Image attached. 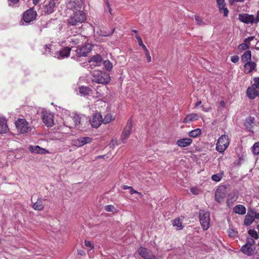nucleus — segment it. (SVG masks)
I'll return each mask as SVG.
<instances>
[{"label": "nucleus", "instance_id": "obj_1", "mask_svg": "<svg viewBox=\"0 0 259 259\" xmlns=\"http://www.w3.org/2000/svg\"><path fill=\"white\" fill-rule=\"evenodd\" d=\"M92 80L98 83H108L110 80L109 73L105 71L94 70L92 73Z\"/></svg>", "mask_w": 259, "mask_h": 259}, {"label": "nucleus", "instance_id": "obj_2", "mask_svg": "<svg viewBox=\"0 0 259 259\" xmlns=\"http://www.w3.org/2000/svg\"><path fill=\"white\" fill-rule=\"evenodd\" d=\"M15 124L18 131L20 134H31L34 132V129L25 119H18L16 121Z\"/></svg>", "mask_w": 259, "mask_h": 259}, {"label": "nucleus", "instance_id": "obj_3", "mask_svg": "<svg viewBox=\"0 0 259 259\" xmlns=\"http://www.w3.org/2000/svg\"><path fill=\"white\" fill-rule=\"evenodd\" d=\"M230 139L228 135H223L218 140L215 149L219 153H223L228 147Z\"/></svg>", "mask_w": 259, "mask_h": 259}, {"label": "nucleus", "instance_id": "obj_4", "mask_svg": "<svg viewBox=\"0 0 259 259\" xmlns=\"http://www.w3.org/2000/svg\"><path fill=\"white\" fill-rule=\"evenodd\" d=\"M85 19V15L83 12L79 11L74 12L68 19V23L71 25H76L81 23Z\"/></svg>", "mask_w": 259, "mask_h": 259}, {"label": "nucleus", "instance_id": "obj_5", "mask_svg": "<svg viewBox=\"0 0 259 259\" xmlns=\"http://www.w3.org/2000/svg\"><path fill=\"white\" fill-rule=\"evenodd\" d=\"M199 221L203 230H207L210 227V214L208 211L200 210Z\"/></svg>", "mask_w": 259, "mask_h": 259}, {"label": "nucleus", "instance_id": "obj_6", "mask_svg": "<svg viewBox=\"0 0 259 259\" xmlns=\"http://www.w3.org/2000/svg\"><path fill=\"white\" fill-rule=\"evenodd\" d=\"M227 193V189L225 186H219L215 192V200L219 203L223 202Z\"/></svg>", "mask_w": 259, "mask_h": 259}, {"label": "nucleus", "instance_id": "obj_7", "mask_svg": "<svg viewBox=\"0 0 259 259\" xmlns=\"http://www.w3.org/2000/svg\"><path fill=\"white\" fill-rule=\"evenodd\" d=\"M139 254L144 259H158L153 251L147 248L140 247L138 249Z\"/></svg>", "mask_w": 259, "mask_h": 259}, {"label": "nucleus", "instance_id": "obj_8", "mask_svg": "<svg viewBox=\"0 0 259 259\" xmlns=\"http://www.w3.org/2000/svg\"><path fill=\"white\" fill-rule=\"evenodd\" d=\"M93 46L90 44H87L82 47L76 49L75 52L78 57H85L92 50Z\"/></svg>", "mask_w": 259, "mask_h": 259}, {"label": "nucleus", "instance_id": "obj_9", "mask_svg": "<svg viewBox=\"0 0 259 259\" xmlns=\"http://www.w3.org/2000/svg\"><path fill=\"white\" fill-rule=\"evenodd\" d=\"M132 120L130 118L126 123V125L123 130L121 138L123 143H125L126 140L130 137L132 130Z\"/></svg>", "mask_w": 259, "mask_h": 259}, {"label": "nucleus", "instance_id": "obj_10", "mask_svg": "<svg viewBox=\"0 0 259 259\" xmlns=\"http://www.w3.org/2000/svg\"><path fill=\"white\" fill-rule=\"evenodd\" d=\"M37 16V13L31 8L25 11L23 16V19L26 23H30L34 20Z\"/></svg>", "mask_w": 259, "mask_h": 259}, {"label": "nucleus", "instance_id": "obj_11", "mask_svg": "<svg viewBox=\"0 0 259 259\" xmlns=\"http://www.w3.org/2000/svg\"><path fill=\"white\" fill-rule=\"evenodd\" d=\"M102 120V115L99 113H96L94 114L92 118L90 119L89 121L92 127L97 128L103 123Z\"/></svg>", "mask_w": 259, "mask_h": 259}, {"label": "nucleus", "instance_id": "obj_12", "mask_svg": "<svg viewBox=\"0 0 259 259\" xmlns=\"http://www.w3.org/2000/svg\"><path fill=\"white\" fill-rule=\"evenodd\" d=\"M85 36L81 34H77L68 38V41L72 45H79L85 40Z\"/></svg>", "mask_w": 259, "mask_h": 259}, {"label": "nucleus", "instance_id": "obj_13", "mask_svg": "<svg viewBox=\"0 0 259 259\" xmlns=\"http://www.w3.org/2000/svg\"><path fill=\"white\" fill-rule=\"evenodd\" d=\"M54 116L50 112H44L42 113V119L44 123L47 126H52L54 124Z\"/></svg>", "mask_w": 259, "mask_h": 259}, {"label": "nucleus", "instance_id": "obj_14", "mask_svg": "<svg viewBox=\"0 0 259 259\" xmlns=\"http://www.w3.org/2000/svg\"><path fill=\"white\" fill-rule=\"evenodd\" d=\"M92 139L90 137H80L77 139L72 141V145L76 147H81L86 144L90 143Z\"/></svg>", "mask_w": 259, "mask_h": 259}, {"label": "nucleus", "instance_id": "obj_15", "mask_svg": "<svg viewBox=\"0 0 259 259\" xmlns=\"http://www.w3.org/2000/svg\"><path fill=\"white\" fill-rule=\"evenodd\" d=\"M71 48L70 47H64L58 53H55L54 57L59 59H62L69 56Z\"/></svg>", "mask_w": 259, "mask_h": 259}, {"label": "nucleus", "instance_id": "obj_16", "mask_svg": "<svg viewBox=\"0 0 259 259\" xmlns=\"http://www.w3.org/2000/svg\"><path fill=\"white\" fill-rule=\"evenodd\" d=\"M238 19L242 22L246 24H252L254 21V16L248 14H239Z\"/></svg>", "mask_w": 259, "mask_h": 259}, {"label": "nucleus", "instance_id": "obj_17", "mask_svg": "<svg viewBox=\"0 0 259 259\" xmlns=\"http://www.w3.org/2000/svg\"><path fill=\"white\" fill-rule=\"evenodd\" d=\"M103 61V65H112L111 63L108 60H103L101 56L99 54H96L93 56L88 61L89 63H99Z\"/></svg>", "mask_w": 259, "mask_h": 259}, {"label": "nucleus", "instance_id": "obj_18", "mask_svg": "<svg viewBox=\"0 0 259 259\" xmlns=\"http://www.w3.org/2000/svg\"><path fill=\"white\" fill-rule=\"evenodd\" d=\"M9 130L7 120L4 116L0 117V134L6 133Z\"/></svg>", "mask_w": 259, "mask_h": 259}, {"label": "nucleus", "instance_id": "obj_19", "mask_svg": "<svg viewBox=\"0 0 259 259\" xmlns=\"http://www.w3.org/2000/svg\"><path fill=\"white\" fill-rule=\"evenodd\" d=\"M192 143V140L189 138H183L178 140L176 144L180 147H186L190 146Z\"/></svg>", "mask_w": 259, "mask_h": 259}, {"label": "nucleus", "instance_id": "obj_20", "mask_svg": "<svg viewBox=\"0 0 259 259\" xmlns=\"http://www.w3.org/2000/svg\"><path fill=\"white\" fill-rule=\"evenodd\" d=\"M251 57V51H247L244 53L242 56V60L244 63V65H255L254 62H250Z\"/></svg>", "mask_w": 259, "mask_h": 259}, {"label": "nucleus", "instance_id": "obj_21", "mask_svg": "<svg viewBox=\"0 0 259 259\" xmlns=\"http://www.w3.org/2000/svg\"><path fill=\"white\" fill-rule=\"evenodd\" d=\"M246 95L249 98L253 99L258 95V91L254 86L250 87L247 90Z\"/></svg>", "mask_w": 259, "mask_h": 259}, {"label": "nucleus", "instance_id": "obj_22", "mask_svg": "<svg viewBox=\"0 0 259 259\" xmlns=\"http://www.w3.org/2000/svg\"><path fill=\"white\" fill-rule=\"evenodd\" d=\"M46 200V199L45 198H42L41 197L38 198L36 202L34 203L33 205V208L37 210H41L43 209L44 207V201Z\"/></svg>", "mask_w": 259, "mask_h": 259}, {"label": "nucleus", "instance_id": "obj_23", "mask_svg": "<svg viewBox=\"0 0 259 259\" xmlns=\"http://www.w3.org/2000/svg\"><path fill=\"white\" fill-rule=\"evenodd\" d=\"M57 3L53 1H49L48 4L45 5V12L48 14H52L56 8Z\"/></svg>", "mask_w": 259, "mask_h": 259}, {"label": "nucleus", "instance_id": "obj_24", "mask_svg": "<svg viewBox=\"0 0 259 259\" xmlns=\"http://www.w3.org/2000/svg\"><path fill=\"white\" fill-rule=\"evenodd\" d=\"M254 121L255 118L254 117H249L245 119L244 125L248 131L252 132L251 130L254 123Z\"/></svg>", "mask_w": 259, "mask_h": 259}, {"label": "nucleus", "instance_id": "obj_25", "mask_svg": "<svg viewBox=\"0 0 259 259\" xmlns=\"http://www.w3.org/2000/svg\"><path fill=\"white\" fill-rule=\"evenodd\" d=\"M53 47L50 44L46 45L44 46L42 53L46 55H52L54 57L55 53L53 52Z\"/></svg>", "mask_w": 259, "mask_h": 259}, {"label": "nucleus", "instance_id": "obj_26", "mask_svg": "<svg viewBox=\"0 0 259 259\" xmlns=\"http://www.w3.org/2000/svg\"><path fill=\"white\" fill-rule=\"evenodd\" d=\"M198 115L196 113H192L188 115L184 120V122L189 123L192 121L197 120L198 119Z\"/></svg>", "mask_w": 259, "mask_h": 259}, {"label": "nucleus", "instance_id": "obj_27", "mask_svg": "<svg viewBox=\"0 0 259 259\" xmlns=\"http://www.w3.org/2000/svg\"><path fill=\"white\" fill-rule=\"evenodd\" d=\"M241 250L245 254L247 255H251L253 253V248L251 246H247V245H244L241 247Z\"/></svg>", "mask_w": 259, "mask_h": 259}, {"label": "nucleus", "instance_id": "obj_28", "mask_svg": "<svg viewBox=\"0 0 259 259\" xmlns=\"http://www.w3.org/2000/svg\"><path fill=\"white\" fill-rule=\"evenodd\" d=\"M30 150L32 152L36 153H49V152L47 150L40 148L38 146H30Z\"/></svg>", "mask_w": 259, "mask_h": 259}, {"label": "nucleus", "instance_id": "obj_29", "mask_svg": "<svg viewBox=\"0 0 259 259\" xmlns=\"http://www.w3.org/2000/svg\"><path fill=\"white\" fill-rule=\"evenodd\" d=\"M235 213L244 214L246 213V208L242 205H237L233 209Z\"/></svg>", "mask_w": 259, "mask_h": 259}, {"label": "nucleus", "instance_id": "obj_30", "mask_svg": "<svg viewBox=\"0 0 259 259\" xmlns=\"http://www.w3.org/2000/svg\"><path fill=\"white\" fill-rule=\"evenodd\" d=\"M238 198L237 193L236 192L233 191L228 195V198L227 199V203L228 205L230 204H233Z\"/></svg>", "mask_w": 259, "mask_h": 259}, {"label": "nucleus", "instance_id": "obj_31", "mask_svg": "<svg viewBox=\"0 0 259 259\" xmlns=\"http://www.w3.org/2000/svg\"><path fill=\"white\" fill-rule=\"evenodd\" d=\"M91 90L87 87L81 86L79 88V94L81 96H87L91 92Z\"/></svg>", "mask_w": 259, "mask_h": 259}, {"label": "nucleus", "instance_id": "obj_32", "mask_svg": "<svg viewBox=\"0 0 259 259\" xmlns=\"http://www.w3.org/2000/svg\"><path fill=\"white\" fill-rule=\"evenodd\" d=\"M73 123L72 117L70 116H67L64 121V125L69 128H72L74 127Z\"/></svg>", "mask_w": 259, "mask_h": 259}, {"label": "nucleus", "instance_id": "obj_33", "mask_svg": "<svg viewBox=\"0 0 259 259\" xmlns=\"http://www.w3.org/2000/svg\"><path fill=\"white\" fill-rule=\"evenodd\" d=\"M172 225L174 227H177L178 230H181L183 229L182 222L181 220L178 218L173 220Z\"/></svg>", "mask_w": 259, "mask_h": 259}, {"label": "nucleus", "instance_id": "obj_34", "mask_svg": "<svg viewBox=\"0 0 259 259\" xmlns=\"http://www.w3.org/2000/svg\"><path fill=\"white\" fill-rule=\"evenodd\" d=\"M201 133V130L200 128H196L195 130H192L189 133V135L190 137L192 138H196Z\"/></svg>", "mask_w": 259, "mask_h": 259}, {"label": "nucleus", "instance_id": "obj_35", "mask_svg": "<svg viewBox=\"0 0 259 259\" xmlns=\"http://www.w3.org/2000/svg\"><path fill=\"white\" fill-rule=\"evenodd\" d=\"M73 124H74V126H77L81 122V117L79 115L75 114L73 117Z\"/></svg>", "mask_w": 259, "mask_h": 259}, {"label": "nucleus", "instance_id": "obj_36", "mask_svg": "<svg viewBox=\"0 0 259 259\" xmlns=\"http://www.w3.org/2000/svg\"><path fill=\"white\" fill-rule=\"evenodd\" d=\"M252 152L255 155L259 154V142L254 144L252 147Z\"/></svg>", "mask_w": 259, "mask_h": 259}, {"label": "nucleus", "instance_id": "obj_37", "mask_svg": "<svg viewBox=\"0 0 259 259\" xmlns=\"http://www.w3.org/2000/svg\"><path fill=\"white\" fill-rule=\"evenodd\" d=\"M228 234L230 237L234 238L237 236V232L233 228L230 227L228 230Z\"/></svg>", "mask_w": 259, "mask_h": 259}, {"label": "nucleus", "instance_id": "obj_38", "mask_svg": "<svg viewBox=\"0 0 259 259\" xmlns=\"http://www.w3.org/2000/svg\"><path fill=\"white\" fill-rule=\"evenodd\" d=\"M195 21L197 22V24L199 26L205 25L206 24L204 22L203 19L197 15L194 16Z\"/></svg>", "mask_w": 259, "mask_h": 259}, {"label": "nucleus", "instance_id": "obj_39", "mask_svg": "<svg viewBox=\"0 0 259 259\" xmlns=\"http://www.w3.org/2000/svg\"><path fill=\"white\" fill-rule=\"evenodd\" d=\"M136 37L138 40L139 46L141 47L144 51L147 50L146 46L143 43V41L141 37H140L138 34H137Z\"/></svg>", "mask_w": 259, "mask_h": 259}, {"label": "nucleus", "instance_id": "obj_40", "mask_svg": "<svg viewBox=\"0 0 259 259\" xmlns=\"http://www.w3.org/2000/svg\"><path fill=\"white\" fill-rule=\"evenodd\" d=\"M222 178V175L221 174H217L212 175L211 177L212 180L217 182L220 181Z\"/></svg>", "mask_w": 259, "mask_h": 259}, {"label": "nucleus", "instance_id": "obj_41", "mask_svg": "<svg viewBox=\"0 0 259 259\" xmlns=\"http://www.w3.org/2000/svg\"><path fill=\"white\" fill-rule=\"evenodd\" d=\"M256 66H243L244 72L249 73L255 69Z\"/></svg>", "mask_w": 259, "mask_h": 259}, {"label": "nucleus", "instance_id": "obj_42", "mask_svg": "<svg viewBox=\"0 0 259 259\" xmlns=\"http://www.w3.org/2000/svg\"><path fill=\"white\" fill-rule=\"evenodd\" d=\"M111 119H112V116L110 114H107L104 118H103V121L102 122L104 123V124H107L108 123H109L111 120Z\"/></svg>", "mask_w": 259, "mask_h": 259}, {"label": "nucleus", "instance_id": "obj_43", "mask_svg": "<svg viewBox=\"0 0 259 259\" xmlns=\"http://www.w3.org/2000/svg\"><path fill=\"white\" fill-rule=\"evenodd\" d=\"M248 234L250 235L251 237L255 239H256L258 238V234L255 230H249L248 231Z\"/></svg>", "mask_w": 259, "mask_h": 259}, {"label": "nucleus", "instance_id": "obj_44", "mask_svg": "<svg viewBox=\"0 0 259 259\" xmlns=\"http://www.w3.org/2000/svg\"><path fill=\"white\" fill-rule=\"evenodd\" d=\"M253 219L248 215H246L244 219V224L246 225H250L253 222Z\"/></svg>", "mask_w": 259, "mask_h": 259}, {"label": "nucleus", "instance_id": "obj_45", "mask_svg": "<svg viewBox=\"0 0 259 259\" xmlns=\"http://www.w3.org/2000/svg\"><path fill=\"white\" fill-rule=\"evenodd\" d=\"M105 209L108 212H114L115 208L112 205H107L105 206Z\"/></svg>", "mask_w": 259, "mask_h": 259}, {"label": "nucleus", "instance_id": "obj_46", "mask_svg": "<svg viewBox=\"0 0 259 259\" xmlns=\"http://www.w3.org/2000/svg\"><path fill=\"white\" fill-rule=\"evenodd\" d=\"M219 9L221 13H224V16H228L229 11L227 9L225 8V5H224L223 8H219Z\"/></svg>", "mask_w": 259, "mask_h": 259}, {"label": "nucleus", "instance_id": "obj_47", "mask_svg": "<svg viewBox=\"0 0 259 259\" xmlns=\"http://www.w3.org/2000/svg\"><path fill=\"white\" fill-rule=\"evenodd\" d=\"M255 243V241L253 239L251 238H247V242L245 245H247V246H252Z\"/></svg>", "mask_w": 259, "mask_h": 259}, {"label": "nucleus", "instance_id": "obj_48", "mask_svg": "<svg viewBox=\"0 0 259 259\" xmlns=\"http://www.w3.org/2000/svg\"><path fill=\"white\" fill-rule=\"evenodd\" d=\"M19 0H8L9 5L11 7H17Z\"/></svg>", "mask_w": 259, "mask_h": 259}, {"label": "nucleus", "instance_id": "obj_49", "mask_svg": "<svg viewBox=\"0 0 259 259\" xmlns=\"http://www.w3.org/2000/svg\"><path fill=\"white\" fill-rule=\"evenodd\" d=\"M145 52V56H146V58L147 59V62H150L151 61V57L150 55V53H149V51H148V50H146L144 51Z\"/></svg>", "mask_w": 259, "mask_h": 259}, {"label": "nucleus", "instance_id": "obj_50", "mask_svg": "<svg viewBox=\"0 0 259 259\" xmlns=\"http://www.w3.org/2000/svg\"><path fill=\"white\" fill-rule=\"evenodd\" d=\"M249 48L248 45L244 44V43L240 45L238 47V49L240 50H246Z\"/></svg>", "mask_w": 259, "mask_h": 259}, {"label": "nucleus", "instance_id": "obj_51", "mask_svg": "<svg viewBox=\"0 0 259 259\" xmlns=\"http://www.w3.org/2000/svg\"><path fill=\"white\" fill-rule=\"evenodd\" d=\"M190 191L194 195H197L199 192V189L196 187L191 188Z\"/></svg>", "mask_w": 259, "mask_h": 259}, {"label": "nucleus", "instance_id": "obj_52", "mask_svg": "<svg viewBox=\"0 0 259 259\" xmlns=\"http://www.w3.org/2000/svg\"><path fill=\"white\" fill-rule=\"evenodd\" d=\"M252 86H254L256 89H259V78L254 79V83Z\"/></svg>", "mask_w": 259, "mask_h": 259}, {"label": "nucleus", "instance_id": "obj_53", "mask_svg": "<svg viewBox=\"0 0 259 259\" xmlns=\"http://www.w3.org/2000/svg\"><path fill=\"white\" fill-rule=\"evenodd\" d=\"M84 244H85V246L90 247L91 248V249H93L94 248V246H93L92 242L90 241L85 240Z\"/></svg>", "mask_w": 259, "mask_h": 259}, {"label": "nucleus", "instance_id": "obj_54", "mask_svg": "<svg viewBox=\"0 0 259 259\" xmlns=\"http://www.w3.org/2000/svg\"><path fill=\"white\" fill-rule=\"evenodd\" d=\"M231 61L234 63H236L239 60V57L238 56H233L231 57Z\"/></svg>", "mask_w": 259, "mask_h": 259}, {"label": "nucleus", "instance_id": "obj_55", "mask_svg": "<svg viewBox=\"0 0 259 259\" xmlns=\"http://www.w3.org/2000/svg\"><path fill=\"white\" fill-rule=\"evenodd\" d=\"M219 8H223L224 5H225L224 0H217Z\"/></svg>", "mask_w": 259, "mask_h": 259}, {"label": "nucleus", "instance_id": "obj_56", "mask_svg": "<svg viewBox=\"0 0 259 259\" xmlns=\"http://www.w3.org/2000/svg\"><path fill=\"white\" fill-rule=\"evenodd\" d=\"M130 190V193L131 194L133 195L135 193H138L139 195H141V193H139L138 192H137V191L135 190L133 187H131L130 189H129Z\"/></svg>", "mask_w": 259, "mask_h": 259}, {"label": "nucleus", "instance_id": "obj_57", "mask_svg": "<svg viewBox=\"0 0 259 259\" xmlns=\"http://www.w3.org/2000/svg\"><path fill=\"white\" fill-rule=\"evenodd\" d=\"M106 6L107 7V8H108V11L110 13H111V7H110V4L109 3V2L108 1H106Z\"/></svg>", "mask_w": 259, "mask_h": 259}, {"label": "nucleus", "instance_id": "obj_58", "mask_svg": "<svg viewBox=\"0 0 259 259\" xmlns=\"http://www.w3.org/2000/svg\"><path fill=\"white\" fill-rule=\"evenodd\" d=\"M259 21V10L257 12L256 17L254 22L257 23Z\"/></svg>", "mask_w": 259, "mask_h": 259}, {"label": "nucleus", "instance_id": "obj_59", "mask_svg": "<svg viewBox=\"0 0 259 259\" xmlns=\"http://www.w3.org/2000/svg\"><path fill=\"white\" fill-rule=\"evenodd\" d=\"M112 68V66H105V69L107 71H110Z\"/></svg>", "mask_w": 259, "mask_h": 259}, {"label": "nucleus", "instance_id": "obj_60", "mask_svg": "<svg viewBox=\"0 0 259 259\" xmlns=\"http://www.w3.org/2000/svg\"><path fill=\"white\" fill-rule=\"evenodd\" d=\"M41 0H32V3L34 5H36Z\"/></svg>", "mask_w": 259, "mask_h": 259}, {"label": "nucleus", "instance_id": "obj_61", "mask_svg": "<svg viewBox=\"0 0 259 259\" xmlns=\"http://www.w3.org/2000/svg\"><path fill=\"white\" fill-rule=\"evenodd\" d=\"M244 44H247L248 45V47L249 46L250 41L248 39H247V38L244 39Z\"/></svg>", "mask_w": 259, "mask_h": 259}, {"label": "nucleus", "instance_id": "obj_62", "mask_svg": "<svg viewBox=\"0 0 259 259\" xmlns=\"http://www.w3.org/2000/svg\"><path fill=\"white\" fill-rule=\"evenodd\" d=\"M254 38V36H249L247 38V39H248L250 42Z\"/></svg>", "mask_w": 259, "mask_h": 259}, {"label": "nucleus", "instance_id": "obj_63", "mask_svg": "<svg viewBox=\"0 0 259 259\" xmlns=\"http://www.w3.org/2000/svg\"><path fill=\"white\" fill-rule=\"evenodd\" d=\"M78 254H80V255H84L85 254V252L83 250H80V251H78Z\"/></svg>", "mask_w": 259, "mask_h": 259}, {"label": "nucleus", "instance_id": "obj_64", "mask_svg": "<svg viewBox=\"0 0 259 259\" xmlns=\"http://www.w3.org/2000/svg\"><path fill=\"white\" fill-rule=\"evenodd\" d=\"M201 104V101H197L195 104V107H197V106L200 105Z\"/></svg>", "mask_w": 259, "mask_h": 259}]
</instances>
